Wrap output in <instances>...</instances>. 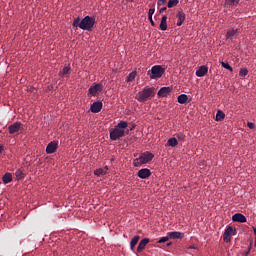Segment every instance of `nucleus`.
<instances>
[{"instance_id":"1","label":"nucleus","mask_w":256,"mask_h":256,"mask_svg":"<svg viewBox=\"0 0 256 256\" xmlns=\"http://www.w3.org/2000/svg\"><path fill=\"white\" fill-rule=\"evenodd\" d=\"M72 26L83 31L92 32L95 26V18L87 15L81 20L80 17H77L74 19Z\"/></svg>"},{"instance_id":"2","label":"nucleus","mask_w":256,"mask_h":256,"mask_svg":"<svg viewBox=\"0 0 256 256\" xmlns=\"http://www.w3.org/2000/svg\"><path fill=\"white\" fill-rule=\"evenodd\" d=\"M128 123L126 121H120L114 128L109 130L110 139L116 141L125 135V129L127 128Z\"/></svg>"},{"instance_id":"3","label":"nucleus","mask_w":256,"mask_h":256,"mask_svg":"<svg viewBox=\"0 0 256 256\" xmlns=\"http://www.w3.org/2000/svg\"><path fill=\"white\" fill-rule=\"evenodd\" d=\"M153 158H154L153 153H151L150 151H145L141 153L138 158L134 159L133 165L135 167H140L141 165L151 162Z\"/></svg>"},{"instance_id":"4","label":"nucleus","mask_w":256,"mask_h":256,"mask_svg":"<svg viewBox=\"0 0 256 256\" xmlns=\"http://www.w3.org/2000/svg\"><path fill=\"white\" fill-rule=\"evenodd\" d=\"M153 92L154 87H145L142 91L138 92L136 99L140 103L146 102L153 95Z\"/></svg>"},{"instance_id":"5","label":"nucleus","mask_w":256,"mask_h":256,"mask_svg":"<svg viewBox=\"0 0 256 256\" xmlns=\"http://www.w3.org/2000/svg\"><path fill=\"white\" fill-rule=\"evenodd\" d=\"M151 72V75H150ZM165 73V69L161 65H154L151 70L148 71V76L150 75V79H158L163 76Z\"/></svg>"},{"instance_id":"6","label":"nucleus","mask_w":256,"mask_h":256,"mask_svg":"<svg viewBox=\"0 0 256 256\" xmlns=\"http://www.w3.org/2000/svg\"><path fill=\"white\" fill-rule=\"evenodd\" d=\"M103 85L101 83H94L90 88L88 89V94L96 97L98 93L102 92Z\"/></svg>"},{"instance_id":"7","label":"nucleus","mask_w":256,"mask_h":256,"mask_svg":"<svg viewBox=\"0 0 256 256\" xmlns=\"http://www.w3.org/2000/svg\"><path fill=\"white\" fill-rule=\"evenodd\" d=\"M22 127V123L19 121L14 122L13 124L8 126V132L10 135L19 133Z\"/></svg>"},{"instance_id":"8","label":"nucleus","mask_w":256,"mask_h":256,"mask_svg":"<svg viewBox=\"0 0 256 256\" xmlns=\"http://www.w3.org/2000/svg\"><path fill=\"white\" fill-rule=\"evenodd\" d=\"M58 144L57 141H50L46 147V153L51 155L57 152Z\"/></svg>"},{"instance_id":"9","label":"nucleus","mask_w":256,"mask_h":256,"mask_svg":"<svg viewBox=\"0 0 256 256\" xmlns=\"http://www.w3.org/2000/svg\"><path fill=\"white\" fill-rule=\"evenodd\" d=\"M103 104L101 101H96L91 104L90 111L94 114L99 113L102 110Z\"/></svg>"},{"instance_id":"10","label":"nucleus","mask_w":256,"mask_h":256,"mask_svg":"<svg viewBox=\"0 0 256 256\" xmlns=\"http://www.w3.org/2000/svg\"><path fill=\"white\" fill-rule=\"evenodd\" d=\"M137 175L140 179H147L151 176V171L148 168H141Z\"/></svg>"},{"instance_id":"11","label":"nucleus","mask_w":256,"mask_h":256,"mask_svg":"<svg viewBox=\"0 0 256 256\" xmlns=\"http://www.w3.org/2000/svg\"><path fill=\"white\" fill-rule=\"evenodd\" d=\"M232 221L236 223H246L247 218L244 216V214H240V212H238L232 216Z\"/></svg>"},{"instance_id":"12","label":"nucleus","mask_w":256,"mask_h":256,"mask_svg":"<svg viewBox=\"0 0 256 256\" xmlns=\"http://www.w3.org/2000/svg\"><path fill=\"white\" fill-rule=\"evenodd\" d=\"M207 72H208V67L205 65H202L199 67L198 70H196V76L199 78H202L207 74Z\"/></svg>"},{"instance_id":"13","label":"nucleus","mask_w":256,"mask_h":256,"mask_svg":"<svg viewBox=\"0 0 256 256\" xmlns=\"http://www.w3.org/2000/svg\"><path fill=\"white\" fill-rule=\"evenodd\" d=\"M170 92H171V88L170 87H162L158 91L157 95L159 97L165 98V97H167L170 94Z\"/></svg>"},{"instance_id":"14","label":"nucleus","mask_w":256,"mask_h":256,"mask_svg":"<svg viewBox=\"0 0 256 256\" xmlns=\"http://www.w3.org/2000/svg\"><path fill=\"white\" fill-rule=\"evenodd\" d=\"M176 18H177V26H178V27H181L182 24H183L184 21H185L186 15H185L184 12L179 11V12L177 13V15H176Z\"/></svg>"},{"instance_id":"15","label":"nucleus","mask_w":256,"mask_h":256,"mask_svg":"<svg viewBox=\"0 0 256 256\" xmlns=\"http://www.w3.org/2000/svg\"><path fill=\"white\" fill-rule=\"evenodd\" d=\"M169 239H183L184 238V233L183 232H168Z\"/></svg>"},{"instance_id":"16","label":"nucleus","mask_w":256,"mask_h":256,"mask_svg":"<svg viewBox=\"0 0 256 256\" xmlns=\"http://www.w3.org/2000/svg\"><path fill=\"white\" fill-rule=\"evenodd\" d=\"M149 243V238H143V240L141 242H139L138 246H137V252L141 253L146 245Z\"/></svg>"},{"instance_id":"17","label":"nucleus","mask_w":256,"mask_h":256,"mask_svg":"<svg viewBox=\"0 0 256 256\" xmlns=\"http://www.w3.org/2000/svg\"><path fill=\"white\" fill-rule=\"evenodd\" d=\"M107 171H108V166H105L103 168H97L94 170V175L97 177H100V176L106 175Z\"/></svg>"},{"instance_id":"18","label":"nucleus","mask_w":256,"mask_h":256,"mask_svg":"<svg viewBox=\"0 0 256 256\" xmlns=\"http://www.w3.org/2000/svg\"><path fill=\"white\" fill-rule=\"evenodd\" d=\"M2 180H3V183H4V184H9V183H11V182L13 181V175H12V173H10V172L5 173V174L3 175V177H2Z\"/></svg>"},{"instance_id":"19","label":"nucleus","mask_w":256,"mask_h":256,"mask_svg":"<svg viewBox=\"0 0 256 256\" xmlns=\"http://www.w3.org/2000/svg\"><path fill=\"white\" fill-rule=\"evenodd\" d=\"M66 75H71V67L70 66H64V68L59 71L60 77H65Z\"/></svg>"},{"instance_id":"20","label":"nucleus","mask_w":256,"mask_h":256,"mask_svg":"<svg viewBox=\"0 0 256 256\" xmlns=\"http://www.w3.org/2000/svg\"><path fill=\"white\" fill-rule=\"evenodd\" d=\"M178 103L182 104V105L187 104L188 103V95L187 94H180L178 96Z\"/></svg>"},{"instance_id":"21","label":"nucleus","mask_w":256,"mask_h":256,"mask_svg":"<svg viewBox=\"0 0 256 256\" xmlns=\"http://www.w3.org/2000/svg\"><path fill=\"white\" fill-rule=\"evenodd\" d=\"M160 30L161 31H166L167 30V16L164 15L162 17L161 23H160Z\"/></svg>"},{"instance_id":"22","label":"nucleus","mask_w":256,"mask_h":256,"mask_svg":"<svg viewBox=\"0 0 256 256\" xmlns=\"http://www.w3.org/2000/svg\"><path fill=\"white\" fill-rule=\"evenodd\" d=\"M238 32V29H229L226 33L227 39H232Z\"/></svg>"},{"instance_id":"23","label":"nucleus","mask_w":256,"mask_h":256,"mask_svg":"<svg viewBox=\"0 0 256 256\" xmlns=\"http://www.w3.org/2000/svg\"><path fill=\"white\" fill-rule=\"evenodd\" d=\"M178 145V141L175 137H171L167 141V146L169 147H176Z\"/></svg>"},{"instance_id":"24","label":"nucleus","mask_w":256,"mask_h":256,"mask_svg":"<svg viewBox=\"0 0 256 256\" xmlns=\"http://www.w3.org/2000/svg\"><path fill=\"white\" fill-rule=\"evenodd\" d=\"M225 119V113L222 110H218L216 114V121L220 122Z\"/></svg>"},{"instance_id":"25","label":"nucleus","mask_w":256,"mask_h":256,"mask_svg":"<svg viewBox=\"0 0 256 256\" xmlns=\"http://www.w3.org/2000/svg\"><path fill=\"white\" fill-rule=\"evenodd\" d=\"M140 237L139 236H134L130 242V248L131 250L134 249V247L137 245L138 241H139Z\"/></svg>"},{"instance_id":"26","label":"nucleus","mask_w":256,"mask_h":256,"mask_svg":"<svg viewBox=\"0 0 256 256\" xmlns=\"http://www.w3.org/2000/svg\"><path fill=\"white\" fill-rule=\"evenodd\" d=\"M136 78V72L132 71L131 73H129V75L126 77V82L130 83L132 81H134V79Z\"/></svg>"},{"instance_id":"27","label":"nucleus","mask_w":256,"mask_h":256,"mask_svg":"<svg viewBox=\"0 0 256 256\" xmlns=\"http://www.w3.org/2000/svg\"><path fill=\"white\" fill-rule=\"evenodd\" d=\"M179 4V0H169L167 7L169 9L176 7Z\"/></svg>"},{"instance_id":"28","label":"nucleus","mask_w":256,"mask_h":256,"mask_svg":"<svg viewBox=\"0 0 256 256\" xmlns=\"http://www.w3.org/2000/svg\"><path fill=\"white\" fill-rule=\"evenodd\" d=\"M17 180H22L24 178V172L21 169H17L15 172Z\"/></svg>"},{"instance_id":"29","label":"nucleus","mask_w":256,"mask_h":256,"mask_svg":"<svg viewBox=\"0 0 256 256\" xmlns=\"http://www.w3.org/2000/svg\"><path fill=\"white\" fill-rule=\"evenodd\" d=\"M221 65H222V67H223L224 69H226V70H228V71H230V72H233V68H232V66H230V65L228 64V62L221 61Z\"/></svg>"},{"instance_id":"30","label":"nucleus","mask_w":256,"mask_h":256,"mask_svg":"<svg viewBox=\"0 0 256 256\" xmlns=\"http://www.w3.org/2000/svg\"><path fill=\"white\" fill-rule=\"evenodd\" d=\"M248 75V70L247 68H241L240 71H239V76L244 78Z\"/></svg>"},{"instance_id":"31","label":"nucleus","mask_w":256,"mask_h":256,"mask_svg":"<svg viewBox=\"0 0 256 256\" xmlns=\"http://www.w3.org/2000/svg\"><path fill=\"white\" fill-rule=\"evenodd\" d=\"M234 232H235L234 228H232V226H228V228H226L224 233L231 237Z\"/></svg>"},{"instance_id":"32","label":"nucleus","mask_w":256,"mask_h":256,"mask_svg":"<svg viewBox=\"0 0 256 256\" xmlns=\"http://www.w3.org/2000/svg\"><path fill=\"white\" fill-rule=\"evenodd\" d=\"M169 239H170V236H169V234H167V236H162V237L160 238V240H158V243H159V244L165 243V242H167Z\"/></svg>"},{"instance_id":"33","label":"nucleus","mask_w":256,"mask_h":256,"mask_svg":"<svg viewBox=\"0 0 256 256\" xmlns=\"http://www.w3.org/2000/svg\"><path fill=\"white\" fill-rule=\"evenodd\" d=\"M155 13V8L152 7L149 9V12H148V19L151 20V18L153 17V14Z\"/></svg>"},{"instance_id":"34","label":"nucleus","mask_w":256,"mask_h":256,"mask_svg":"<svg viewBox=\"0 0 256 256\" xmlns=\"http://www.w3.org/2000/svg\"><path fill=\"white\" fill-rule=\"evenodd\" d=\"M223 240L226 243H230L231 242V236H229L228 234L224 233Z\"/></svg>"},{"instance_id":"35","label":"nucleus","mask_w":256,"mask_h":256,"mask_svg":"<svg viewBox=\"0 0 256 256\" xmlns=\"http://www.w3.org/2000/svg\"><path fill=\"white\" fill-rule=\"evenodd\" d=\"M165 3H166V0H158L157 6H158V7L164 6Z\"/></svg>"},{"instance_id":"36","label":"nucleus","mask_w":256,"mask_h":256,"mask_svg":"<svg viewBox=\"0 0 256 256\" xmlns=\"http://www.w3.org/2000/svg\"><path fill=\"white\" fill-rule=\"evenodd\" d=\"M247 126H248L249 129L253 130V129L255 128V123H253V122H248V123H247Z\"/></svg>"},{"instance_id":"37","label":"nucleus","mask_w":256,"mask_h":256,"mask_svg":"<svg viewBox=\"0 0 256 256\" xmlns=\"http://www.w3.org/2000/svg\"><path fill=\"white\" fill-rule=\"evenodd\" d=\"M177 138H178L179 141H183L185 139V136L182 135V134H178Z\"/></svg>"},{"instance_id":"38","label":"nucleus","mask_w":256,"mask_h":256,"mask_svg":"<svg viewBox=\"0 0 256 256\" xmlns=\"http://www.w3.org/2000/svg\"><path fill=\"white\" fill-rule=\"evenodd\" d=\"M166 10H167V7H162V8L159 10V14H163Z\"/></svg>"},{"instance_id":"39","label":"nucleus","mask_w":256,"mask_h":256,"mask_svg":"<svg viewBox=\"0 0 256 256\" xmlns=\"http://www.w3.org/2000/svg\"><path fill=\"white\" fill-rule=\"evenodd\" d=\"M229 2L231 3V4H238L239 3V0H229Z\"/></svg>"},{"instance_id":"40","label":"nucleus","mask_w":256,"mask_h":256,"mask_svg":"<svg viewBox=\"0 0 256 256\" xmlns=\"http://www.w3.org/2000/svg\"><path fill=\"white\" fill-rule=\"evenodd\" d=\"M150 23H151V26L152 27H155V22L153 21V18L151 17V19H149Z\"/></svg>"},{"instance_id":"41","label":"nucleus","mask_w":256,"mask_h":256,"mask_svg":"<svg viewBox=\"0 0 256 256\" xmlns=\"http://www.w3.org/2000/svg\"><path fill=\"white\" fill-rule=\"evenodd\" d=\"M252 245H253V242H252V240H251V242H250V246H249V250H248V251H251V249H252Z\"/></svg>"},{"instance_id":"42","label":"nucleus","mask_w":256,"mask_h":256,"mask_svg":"<svg viewBox=\"0 0 256 256\" xmlns=\"http://www.w3.org/2000/svg\"><path fill=\"white\" fill-rule=\"evenodd\" d=\"M2 151H3V147H2V146H0V153H2Z\"/></svg>"},{"instance_id":"43","label":"nucleus","mask_w":256,"mask_h":256,"mask_svg":"<svg viewBox=\"0 0 256 256\" xmlns=\"http://www.w3.org/2000/svg\"><path fill=\"white\" fill-rule=\"evenodd\" d=\"M253 231H254V234H255V237H256V228H253Z\"/></svg>"},{"instance_id":"44","label":"nucleus","mask_w":256,"mask_h":256,"mask_svg":"<svg viewBox=\"0 0 256 256\" xmlns=\"http://www.w3.org/2000/svg\"><path fill=\"white\" fill-rule=\"evenodd\" d=\"M171 245H172V242H168L167 246L169 247V246H171Z\"/></svg>"},{"instance_id":"45","label":"nucleus","mask_w":256,"mask_h":256,"mask_svg":"<svg viewBox=\"0 0 256 256\" xmlns=\"http://www.w3.org/2000/svg\"><path fill=\"white\" fill-rule=\"evenodd\" d=\"M189 249H194V250H197V248H194V246H191Z\"/></svg>"},{"instance_id":"46","label":"nucleus","mask_w":256,"mask_h":256,"mask_svg":"<svg viewBox=\"0 0 256 256\" xmlns=\"http://www.w3.org/2000/svg\"><path fill=\"white\" fill-rule=\"evenodd\" d=\"M249 253H250V251L248 250V251L246 252L245 256H248V255H249Z\"/></svg>"},{"instance_id":"47","label":"nucleus","mask_w":256,"mask_h":256,"mask_svg":"<svg viewBox=\"0 0 256 256\" xmlns=\"http://www.w3.org/2000/svg\"><path fill=\"white\" fill-rule=\"evenodd\" d=\"M134 0H127V2L132 3Z\"/></svg>"},{"instance_id":"48","label":"nucleus","mask_w":256,"mask_h":256,"mask_svg":"<svg viewBox=\"0 0 256 256\" xmlns=\"http://www.w3.org/2000/svg\"><path fill=\"white\" fill-rule=\"evenodd\" d=\"M255 246H256V237H255Z\"/></svg>"}]
</instances>
